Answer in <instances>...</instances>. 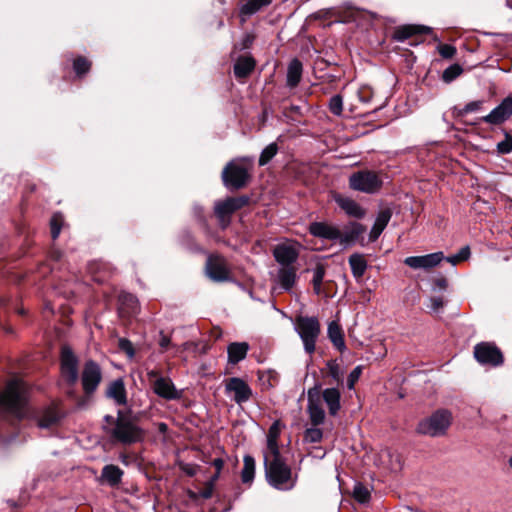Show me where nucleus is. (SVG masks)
<instances>
[{
  "instance_id": "1",
  "label": "nucleus",
  "mask_w": 512,
  "mask_h": 512,
  "mask_svg": "<svg viewBox=\"0 0 512 512\" xmlns=\"http://www.w3.org/2000/svg\"><path fill=\"white\" fill-rule=\"evenodd\" d=\"M103 429L113 442L124 445L140 442L145 437L143 429L121 411H118L116 419L113 416L106 415L104 417Z\"/></svg>"
},
{
  "instance_id": "2",
  "label": "nucleus",
  "mask_w": 512,
  "mask_h": 512,
  "mask_svg": "<svg viewBox=\"0 0 512 512\" xmlns=\"http://www.w3.org/2000/svg\"><path fill=\"white\" fill-rule=\"evenodd\" d=\"M265 475L268 483L278 490H291L296 483L290 467L284 462L280 453L264 454Z\"/></svg>"
},
{
  "instance_id": "3",
  "label": "nucleus",
  "mask_w": 512,
  "mask_h": 512,
  "mask_svg": "<svg viewBox=\"0 0 512 512\" xmlns=\"http://www.w3.org/2000/svg\"><path fill=\"white\" fill-rule=\"evenodd\" d=\"M28 399V387L21 379L10 380L0 393V411L20 417Z\"/></svg>"
},
{
  "instance_id": "4",
  "label": "nucleus",
  "mask_w": 512,
  "mask_h": 512,
  "mask_svg": "<svg viewBox=\"0 0 512 512\" xmlns=\"http://www.w3.org/2000/svg\"><path fill=\"white\" fill-rule=\"evenodd\" d=\"M452 423V413L447 409H439L429 417L422 419L416 428L417 433L430 437L446 434Z\"/></svg>"
},
{
  "instance_id": "5",
  "label": "nucleus",
  "mask_w": 512,
  "mask_h": 512,
  "mask_svg": "<svg viewBox=\"0 0 512 512\" xmlns=\"http://www.w3.org/2000/svg\"><path fill=\"white\" fill-rule=\"evenodd\" d=\"M295 331L303 342L305 352L312 354L315 351L316 341L321 331L318 319L308 316L297 317Z\"/></svg>"
},
{
  "instance_id": "6",
  "label": "nucleus",
  "mask_w": 512,
  "mask_h": 512,
  "mask_svg": "<svg viewBox=\"0 0 512 512\" xmlns=\"http://www.w3.org/2000/svg\"><path fill=\"white\" fill-rule=\"evenodd\" d=\"M349 185L353 190L374 194L382 186L379 175L373 171H359L349 177Z\"/></svg>"
},
{
  "instance_id": "7",
  "label": "nucleus",
  "mask_w": 512,
  "mask_h": 512,
  "mask_svg": "<svg viewBox=\"0 0 512 512\" xmlns=\"http://www.w3.org/2000/svg\"><path fill=\"white\" fill-rule=\"evenodd\" d=\"M249 172L243 165L230 162L223 169L222 180L229 189H240L244 187L249 180Z\"/></svg>"
},
{
  "instance_id": "8",
  "label": "nucleus",
  "mask_w": 512,
  "mask_h": 512,
  "mask_svg": "<svg viewBox=\"0 0 512 512\" xmlns=\"http://www.w3.org/2000/svg\"><path fill=\"white\" fill-rule=\"evenodd\" d=\"M248 201V197L245 196L230 197L223 201H218L214 207L215 215L219 218L223 226H226L229 223L230 215L248 204Z\"/></svg>"
},
{
  "instance_id": "9",
  "label": "nucleus",
  "mask_w": 512,
  "mask_h": 512,
  "mask_svg": "<svg viewBox=\"0 0 512 512\" xmlns=\"http://www.w3.org/2000/svg\"><path fill=\"white\" fill-rule=\"evenodd\" d=\"M61 376L70 385H74L78 378V359L69 347L61 351Z\"/></svg>"
},
{
  "instance_id": "10",
  "label": "nucleus",
  "mask_w": 512,
  "mask_h": 512,
  "mask_svg": "<svg viewBox=\"0 0 512 512\" xmlns=\"http://www.w3.org/2000/svg\"><path fill=\"white\" fill-rule=\"evenodd\" d=\"M474 357L483 365L498 366L503 363L501 351L495 345L486 342L474 347Z\"/></svg>"
},
{
  "instance_id": "11",
  "label": "nucleus",
  "mask_w": 512,
  "mask_h": 512,
  "mask_svg": "<svg viewBox=\"0 0 512 512\" xmlns=\"http://www.w3.org/2000/svg\"><path fill=\"white\" fill-rule=\"evenodd\" d=\"M102 380V371L100 366L93 360H89L84 364L81 382L83 390L86 394L93 393Z\"/></svg>"
},
{
  "instance_id": "12",
  "label": "nucleus",
  "mask_w": 512,
  "mask_h": 512,
  "mask_svg": "<svg viewBox=\"0 0 512 512\" xmlns=\"http://www.w3.org/2000/svg\"><path fill=\"white\" fill-rule=\"evenodd\" d=\"M206 274L215 282L230 280V272L226 260L219 255H210L206 261Z\"/></svg>"
},
{
  "instance_id": "13",
  "label": "nucleus",
  "mask_w": 512,
  "mask_h": 512,
  "mask_svg": "<svg viewBox=\"0 0 512 512\" xmlns=\"http://www.w3.org/2000/svg\"><path fill=\"white\" fill-rule=\"evenodd\" d=\"M444 260L443 252H435L423 256H410L405 258L404 263L412 269H430Z\"/></svg>"
},
{
  "instance_id": "14",
  "label": "nucleus",
  "mask_w": 512,
  "mask_h": 512,
  "mask_svg": "<svg viewBox=\"0 0 512 512\" xmlns=\"http://www.w3.org/2000/svg\"><path fill=\"white\" fill-rule=\"evenodd\" d=\"M298 279L297 268L295 265H285L279 267L274 278L278 288L283 291H291Z\"/></svg>"
},
{
  "instance_id": "15",
  "label": "nucleus",
  "mask_w": 512,
  "mask_h": 512,
  "mask_svg": "<svg viewBox=\"0 0 512 512\" xmlns=\"http://www.w3.org/2000/svg\"><path fill=\"white\" fill-rule=\"evenodd\" d=\"M226 391L233 393V399L237 404L248 401L252 395V391L248 384L237 377L230 378L226 383Z\"/></svg>"
},
{
  "instance_id": "16",
  "label": "nucleus",
  "mask_w": 512,
  "mask_h": 512,
  "mask_svg": "<svg viewBox=\"0 0 512 512\" xmlns=\"http://www.w3.org/2000/svg\"><path fill=\"white\" fill-rule=\"evenodd\" d=\"M512 115V98L506 97L497 107L488 115L483 117V121L489 124L498 125L506 121Z\"/></svg>"
},
{
  "instance_id": "17",
  "label": "nucleus",
  "mask_w": 512,
  "mask_h": 512,
  "mask_svg": "<svg viewBox=\"0 0 512 512\" xmlns=\"http://www.w3.org/2000/svg\"><path fill=\"white\" fill-rule=\"evenodd\" d=\"M307 411L313 425L318 426L324 422L325 412L321 406L317 389L308 391Z\"/></svg>"
},
{
  "instance_id": "18",
  "label": "nucleus",
  "mask_w": 512,
  "mask_h": 512,
  "mask_svg": "<svg viewBox=\"0 0 512 512\" xmlns=\"http://www.w3.org/2000/svg\"><path fill=\"white\" fill-rule=\"evenodd\" d=\"M154 392L166 400H177L182 397V391L177 390L171 379L158 377L153 384Z\"/></svg>"
},
{
  "instance_id": "19",
  "label": "nucleus",
  "mask_w": 512,
  "mask_h": 512,
  "mask_svg": "<svg viewBox=\"0 0 512 512\" xmlns=\"http://www.w3.org/2000/svg\"><path fill=\"white\" fill-rule=\"evenodd\" d=\"M309 232L314 237L330 241H339L341 237V230L326 222H312L309 225Z\"/></svg>"
},
{
  "instance_id": "20",
  "label": "nucleus",
  "mask_w": 512,
  "mask_h": 512,
  "mask_svg": "<svg viewBox=\"0 0 512 512\" xmlns=\"http://www.w3.org/2000/svg\"><path fill=\"white\" fill-rule=\"evenodd\" d=\"M275 260L280 264V267L285 265H294L298 258L297 250L290 245H277L273 251Z\"/></svg>"
},
{
  "instance_id": "21",
  "label": "nucleus",
  "mask_w": 512,
  "mask_h": 512,
  "mask_svg": "<svg viewBox=\"0 0 512 512\" xmlns=\"http://www.w3.org/2000/svg\"><path fill=\"white\" fill-rule=\"evenodd\" d=\"M334 201L337 205L345 211V213L354 218H362L365 215V211L362 207L353 199L342 196L340 194L334 195Z\"/></svg>"
},
{
  "instance_id": "22",
  "label": "nucleus",
  "mask_w": 512,
  "mask_h": 512,
  "mask_svg": "<svg viewBox=\"0 0 512 512\" xmlns=\"http://www.w3.org/2000/svg\"><path fill=\"white\" fill-rule=\"evenodd\" d=\"M432 29L423 25H403L394 32V39L402 42L416 34H429Z\"/></svg>"
},
{
  "instance_id": "23",
  "label": "nucleus",
  "mask_w": 512,
  "mask_h": 512,
  "mask_svg": "<svg viewBox=\"0 0 512 512\" xmlns=\"http://www.w3.org/2000/svg\"><path fill=\"white\" fill-rule=\"evenodd\" d=\"M106 396L117 405H125L127 402L126 389L122 379H116L112 381L106 390Z\"/></svg>"
},
{
  "instance_id": "24",
  "label": "nucleus",
  "mask_w": 512,
  "mask_h": 512,
  "mask_svg": "<svg viewBox=\"0 0 512 512\" xmlns=\"http://www.w3.org/2000/svg\"><path fill=\"white\" fill-rule=\"evenodd\" d=\"M322 397L328 406L329 414L335 416L341 408V394L337 388H326L322 392Z\"/></svg>"
},
{
  "instance_id": "25",
  "label": "nucleus",
  "mask_w": 512,
  "mask_h": 512,
  "mask_svg": "<svg viewBox=\"0 0 512 512\" xmlns=\"http://www.w3.org/2000/svg\"><path fill=\"white\" fill-rule=\"evenodd\" d=\"M364 231L365 228L361 224L353 222L347 226L343 232L341 231L339 242L344 246L350 245L354 243Z\"/></svg>"
},
{
  "instance_id": "26",
  "label": "nucleus",
  "mask_w": 512,
  "mask_h": 512,
  "mask_svg": "<svg viewBox=\"0 0 512 512\" xmlns=\"http://www.w3.org/2000/svg\"><path fill=\"white\" fill-rule=\"evenodd\" d=\"M392 213L389 209L381 210L374 222V225L370 231V239L375 241L386 228L387 224L391 219Z\"/></svg>"
},
{
  "instance_id": "27",
  "label": "nucleus",
  "mask_w": 512,
  "mask_h": 512,
  "mask_svg": "<svg viewBox=\"0 0 512 512\" xmlns=\"http://www.w3.org/2000/svg\"><path fill=\"white\" fill-rule=\"evenodd\" d=\"M248 350L249 344L247 342L231 343L227 348L229 363L236 364L243 360L246 357Z\"/></svg>"
},
{
  "instance_id": "28",
  "label": "nucleus",
  "mask_w": 512,
  "mask_h": 512,
  "mask_svg": "<svg viewBox=\"0 0 512 512\" xmlns=\"http://www.w3.org/2000/svg\"><path fill=\"white\" fill-rule=\"evenodd\" d=\"M123 471L116 465H106L102 469L101 479L110 486H116L121 482Z\"/></svg>"
},
{
  "instance_id": "29",
  "label": "nucleus",
  "mask_w": 512,
  "mask_h": 512,
  "mask_svg": "<svg viewBox=\"0 0 512 512\" xmlns=\"http://www.w3.org/2000/svg\"><path fill=\"white\" fill-rule=\"evenodd\" d=\"M302 77V63L298 59H293L287 69V86L296 87Z\"/></svg>"
},
{
  "instance_id": "30",
  "label": "nucleus",
  "mask_w": 512,
  "mask_h": 512,
  "mask_svg": "<svg viewBox=\"0 0 512 512\" xmlns=\"http://www.w3.org/2000/svg\"><path fill=\"white\" fill-rule=\"evenodd\" d=\"M327 334L330 341L338 350L343 351L345 349L343 331L337 322L332 321L329 323Z\"/></svg>"
},
{
  "instance_id": "31",
  "label": "nucleus",
  "mask_w": 512,
  "mask_h": 512,
  "mask_svg": "<svg viewBox=\"0 0 512 512\" xmlns=\"http://www.w3.org/2000/svg\"><path fill=\"white\" fill-rule=\"evenodd\" d=\"M351 272L356 279L361 278L367 269V261L362 254L354 253L349 257Z\"/></svg>"
},
{
  "instance_id": "32",
  "label": "nucleus",
  "mask_w": 512,
  "mask_h": 512,
  "mask_svg": "<svg viewBox=\"0 0 512 512\" xmlns=\"http://www.w3.org/2000/svg\"><path fill=\"white\" fill-rule=\"evenodd\" d=\"M279 428L277 423H273L271 427L269 428L268 435H267V445L265 450L263 451L264 454H278L280 453L279 447H278V437H279Z\"/></svg>"
},
{
  "instance_id": "33",
  "label": "nucleus",
  "mask_w": 512,
  "mask_h": 512,
  "mask_svg": "<svg viewBox=\"0 0 512 512\" xmlns=\"http://www.w3.org/2000/svg\"><path fill=\"white\" fill-rule=\"evenodd\" d=\"M255 62L250 57H240L234 65V74L238 78L248 76L254 69Z\"/></svg>"
},
{
  "instance_id": "34",
  "label": "nucleus",
  "mask_w": 512,
  "mask_h": 512,
  "mask_svg": "<svg viewBox=\"0 0 512 512\" xmlns=\"http://www.w3.org/2000/svg\"><path fill=\"white\" fill-rule=\"evenodd\" d=\"M271 2L272 0H246L240 7V13L245 16H251L262 8L269 6Z\"/></svg>"
},
{
  "instance_id": "35",
  "label": "nucleus",
  "mask_w": 512,
  "mask_h": 512,
  "mask_svg": "<svg viewBox=\"0 0 512 512\" xmlns=\"http://www.w3.org/2000/svg\"><path fill=\"white\" fill-rule=\"evenodd\" d=\"M59 420V414L55 407H48L43 411L39 420L38 426L40 428H50L55 425Z\"/></svg>"
},
{
  "instance_id": "36",
  "label": "nucleus",
  "mask_w": 512,
  "mask_h": 512,
  "mask_svg": "<svg viewBox=\"0 0 512 512\" xmlns=\"http://www.w3.org/2000/svg\"><path fill=\"white\" fill-rule=\"evenodd\" d=\"M255 475V460L250 455L243 458V469L241 471V480L243 483H251Z\"/></svg>"
},
{
  "instance_id": "37",
  "label": "nucleus",
  "mask_w": 512,
  "mask_h": 512,
  "mask_svg": "<svg viewBox=\"0 0 512 512\" xmlns=\"http://www.w3.org/2000/svg\"><path fill=\"white\" fill-rule=\"evenodd\" d=\"M463 72V68L459 64L450 65L442 74V80L445 83H450L459 77Z\"/></svg>"
},
{
  "instance_id": "38",
  "label": "nucleus",
  "mask_w": 512,
  "mask_h": 512,
  "mask_svg": "<svg viewBox=\"0 0 512 512\" xmlns=\"http://www.w3.org/2000/svg\"><path fill=\"white\" fill-rule=\"evenodd\" d=\"M278 151V147L276 143H271L267 147H265L259 157V165H266L276 154Z\"/></svg>"
},
{
  "instance_id": "39",
  "label": "nucleus",
  "mask_w": 512,
  "mask_h": 512,
  "mask_svg": "<svg viewBox=\"0 0 512 512\" xmlns=\"http://www.w3.org/2000/svg\"><path fill=\"white\" fill-rule=\"evenodd\" d=\"M353 497L360 503H367L370 499V491L363 484L356 483L353 489Z\"/></svg>"
},
{
  "instance_id": "40",
  "label": "nucleus",
  "mask_w": 512,
  "mask_h": 512,
  "mask_svg": "<svg viewBox=\"0 0 512 512\" xmlns=\"http://www.w3.org/2000/svg\"><path fill=\"white\" fill-rule=\"evenodd\" d=\"M63 216L61 213H55L50 220L51 236L55 240L61 232Z\"/></svg>"
},
{
  "instance_id": "41",
  "label": "nucleus",
  "mask_w": 512,
  "mask_h": 512,
  "mask_svg": "<svg viewBox=\"0 0 512 512\" xmlns=\"http://www.w3.org/2000/svg\"><path fill=\"white\" fill-rule=\"evenodd\" d=\"M329 110L332 114L340 116L343 112V99L340 95H334L329 100Z\"/></svg>"
},
{
  "instance_id": "42",
  "label": "nucleus",
  "mask_w": 512,
  "mask_h": 512,
  "mask_svg": "<svg viewBox=\"0 0 512 512\" xmlns=\"http://www.w3.org/2000/svg\"><path fill=\"white\" fill-rule=\"evenodd\" d=\"M323 437L322 430L319 428H308L304 433V440L310 443L320 442Z\"/></svg>"
},
{
  "instance_id": "43",
  "label": "nucleus",
  "mask_w": 512,
  "mask_h": 512,
  "mask_svg": "<svg viewBox=\"0 0 512 512\" xmlns=\"http://www.w3.org/2000/svg\"><path fill=\"white\" fill-rule=\"evenodd\" d=\"M73 67L77 75H83L89 71L91 63L86 58L79 57L74 61Z\"/></svg>"
},
{
  "instance_id": "44",
  "label": "nucleus",
  "mask_w": 512,
  "mask_h": 512,
  "mask_svg": "<svg viewBox=\"0 0 512 512\" xmlns=\"http://www.w3.org/2000/svg\"><path fill=\"white\" fill-rule=\"evenodd\" d=\"M327 369L329 376L336 382H340L342 379V373L340 371V367L335 360H330L327 362Z\"/></svg>"
},
{
  "instance_id": "45",
  "label": "nucleus",
  "mask_w": 512,
  "mask_h": 512,
  "mask_svg": "<svg viewBox=\"0 0 512 512\" xmlns=\"http://www.w3.org/2000/svg\"><path fill=\"white\" fill-rule=\"evenodd\" d=\"M362 373L361 366L355 367L347 378V387L348 389H354L355 383L359 380Z\"/></svg>"
},
{
  "instance_id": "46",
  "label": "nucleus",
  "mask_w": 512,
  "mask_h": 512,
  "mask_svg": "<svg viewBox=\"0 0 512 512\" xmlns=\"http://www.w3.org/2000/svg\"><path fill=\"white\" fill-rule=\"evenodd\" d=\"M325 276V267L322 264H317L313 269L312 284H322Z\"/></svg>"
},
{
  "instance_id": "47",
  "label": "nucleus",
  "mask_w": 512,
  "mask_h": 512,
  "mask_svg": "<svg viewBox=\"0 0 512 512\" xmlns=\"http://www.w3.org/2000/svg\"><path fill=\"white\" fill-rule=\"evenodd\" d=\"M482 104H483L482 100L471 101V102L467 103L462 108L461 114L462 115H466V114H469V113H473V112L479 111L481 109Z\"/></svg>"
},
{
  "instance_id": "48",
  "label": "nucleus",
  "mask_w": 512,
  "mask_h": 512,
  "mask_svg": "<svg viewBox=\"0 0 512 512\" xmlns=\"http://www.w3.org/2000/svg\"><path fill=\"white\" fill-rule=\"evenodd\" d=\"M438 52L443 58H452L456 54V48L449 44L438 46Z\"/></svg>"
},
{
  "instance_id": "49",
  "label": "nucleus",
  "mask_w": 512,
  "mask_h": 512,
  "mask_svg": "<svg viewBox=\"0 0 512 512\" xmlns=\"http://www.w3.org/2000/svg\"><path fill=\"white\" fill-rule=\"evenodd\" d=\"M497 150L499 153L508 154L512 152V137L506 136V138L497 144Z\"/></svg>"
},
{
  "instance_id": "50",
  "label": "nucleus",
  "mask_w": 512,
  "mask_h": 512,
  "mask_svg": "<svg viewBox=\"0 0 512 512\" xmlns=\"http://www.w3.org/2000/svg\"><path fill=\"white\" fill-rule=\"evenodd\" d=\"M119 348L124 351L130 358L135 354L132 343L126 338L119 339Z\"/></svg>"
},
{
  "instance_id": "51",
  "label": "nucleus",
  "mask_w": 512,
  "mask_h": 512,
  "mask_svg": "<svg viewBox=\"0 0 512 512\" xmlns=\"http://www.w3.org/2000/svg\"><path fill=\"white\" fill-rule=\"evenodd\" d=\"M429 302V307L433 312L439 311L444 306V301L442 297H432L430 298Z\"/></svg>"
},
{
  "instance_id": "52",
  "label": "nucleus",
  "mask_w": 512,
  "mask_h": 512,
  "mask_svg": "<svg viewBox=\"0 0 512 512\" xmlns=\"http://www.w3.org/2000/svg\"><path fill=\"white\" fill-rule=\"evenodd\" d=\"M458 259L461 261H466L470 258L471 251L469 246H464L460 249V251L456 254Z\"/></svg>"
},
{
  "instance_id": "53",
  "label": "nucleus",
  "mask_w": 512,
  "mask_h": 512,
  "mask_svg": "<svg viewBox=\"0 0 512 512\" xmlns=\"http://www.w3.org/2000/svg\"><path fill=\"white\" fill-rule=\"evenodd\" d=\"M120 300L129 303L132 307L136 305L137 300L132 294H122Z\"/></svg>"
},
{
  "instance_id": "54",
  "label": "nucleus",
  "mask_w": 512,
  "mask_h": 512,
  "mask_svg": "<svg viewBox=\"0 0 512 512\" xmlns=\"http://www.w3.org/2000/svg\"><path fill=\"white\" fill-rule=\"evenodd\" d=\"M211 464L215 467L216 469V472H218V474H220L221 470L223 469L224 467V461L222 458H215Z\"/></svg>"
},
{
  "instance_id": "55",
  "label": "nucleus",
  "mask_w": 512,
  "mask_h": 512,
  "mask_svg": "<svg viewBox=\"0 0 512 512\" xmlns=\"http://www.w3.org/2000/svg\"><path fill=\"white\" fill-rule=\"evenodd\" d=\"M159 345L162 349H167L168 346L170 345V338L168 336L164 335L163 333H161Z\"/></svg>"
},
{
  "instance_id": "56",
  "label": "nucleus",
  "mask_w": 512,
  "mask_h": 512,
  "mask_svg": "<svg viewBox=\"0 0 512 512\" xmlns=\"http://www.w3.org/2000/svg\"><path fill=\"white\" fill-rule=\"evenodd\" d=\"M213 494V486L211 484H209V486L201 492V496L204 498V499H209L211 498Z\"/></svg>"
},
{
  "instance_id": "57",
  "label": "nucleus",
  "mask_w": 512,
  "mask_h": 512,
  "mask_svg": "<svg viewBox=\"0 0 512 512\" xmlns=\"http://www.w3.org/2000/svg\"><path fill=\"white\" fill-rule=\"evenodd\" d=\"M50 257L55 261H59L62 257V253L57 249H53L50 253Z\"/></svg>"
},
{
  "instance_id": "58",
  "label": "nucleus",
  "mask_w": 512,
  "mask_h": 512,
  "mask_svg": "<svg viewBox=\"0 0 512 512\" xmlns=\"http://www.w3.org/2000/svg\"><path fill=\"white\" fill-rule=\"evenodd\" d=\"M449 263H451L452 265H456L460 262V260L458 259L457 255H452V256H449L447 258H445Z\"/></svg>"
},
{
  "instance_id": "59",
  "label": "nucleus",
  "mask_w": 512,
  "mask_h": 512,
  "mask_svg": "<svg viewBox=\"0 0 512 512\" xmlns=\"http://www.w3.org/2000/svg\"><path fill=\"white\" fill-rule=\"evenodd\" d=\"M313 290L316 295L322 294V284H312Z\"/></svg>"
},
{
  "instance_id": "60",
  "label": "nucleus",
  "mask_w": 512,
  "mask_h": 512,
  "mask_svg": "<svg viewBox=\"0 0 512 512\" xmlns=\"http://www.w3.org/2000/svg\"><path fill=\"white\" fill-rule=\"evenodd\" d=\"M220 474H218V472H216L210 479V483L212 486L214 485V482L218 480Z\"/></svg>"
},
{
  "instance_id": "61",
  "label": "nucleus",
  "mask_w": 512,
  "mask_h": 512,
  "mask_svg": "<svg viewBox=\"0 0 512 512\" xmlns=\"http://www.w3.org/2000/svg\"><path fill=\"white\" fill-rule=\"evenodd\" d=\"M361 100H362V101H364V102H368V101H369V98H368V97H365V98H364V97H362V96H361Z\"/></svg>"
},
{
  "instance_id": "62",
  "label": "nucleus",
  "mask_w": 512,
  "mask_h": 512,
  "mask_svg": "<svg viewBox=\"0 0 512 512\" xmlns=\"http://www.w3.org/2000/svg\"><path fill=\"white\" fill-rule=\"evenodd\" d=\"M150 376H156V372L152 371L149 373Z\"/></svg>"
},
{
  "instance_id": "63",
  "label": "nucleus",
  "mask_w": 512,
  "mask_h": 512,
  "mask_svg": "<svg viewBox=\"0 0 512 512\" xmlns=\"http://www.w3.org/2000/svg\"><path fill=\"white\" fill-rule=\"evenodd\" d=\"M187 473H188L189 475H193V473H194V472H193L192 470H189V471H187Z\"/></svg>"
},
{
  "instance_id": "64",
  "label": "nucleus",
  "mask_w": 512,
  "mask_h": 512,
  "mask_svg": "<svg viewBox=\"0 0 512 512\" xmlns=\"http://www.w3.org/2000/svg\"><path fill=\"white\" fill-rule=\"evenodd\" d=\"M509 463H510V466L512 468V457L510 458Z\"/></svg>"
}]
</instances>
